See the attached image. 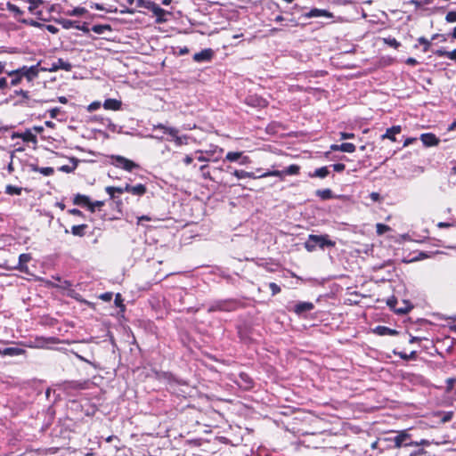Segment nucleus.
<instances>
[{
  "label": "nucleus",
  "mask_w": 456,
  "mask_h": 456,
  "mask_svg": "<svg viewBox=\"0 0 456 456\" xmlns=\"http://www.w3.org/2000/svg\"><path fill=\"white\" fill-rule=\"evenodd\" d=\"M412 428H405L401 430H391L389 433L394 436H386L380 441L387 443V447L389 449H401L407 448L408 446L416 445H431L433 441L421 438L414 439L413 434L411 432Z\"/></svg>",
  "instance_id": "1"
},
{
  "label": "nucleus",
  "mask_w": 456,
  "mask_h": 456,
  "mask_svg": "<svg viewBox=\"0 0 456 456\" xmlns=\"http://www.w3.org/2000/svg\"><path fill=\"white\" fill-rule=\"evenodd\" d=\"M336 242L330 240L328 234L316 235L310 234L308 235L307 240L304 243L305 248L308 252L314 251L317 248L321 249H324L326 248L335 247Z\"/></svg>",
  "instance_id": "2"
},
{
  "label": "nucleus",
  "mask_w": 456,
  "mask_h": 456,
  "mask_svg": "<svg viewBox=\"0 0 456 456\" xmlns=\"http://www.w3.org/2000/svg\"><path fill=\"white\" fill-rule=\"evenodd\" d=\"M242 306V303L237 299H218L209 304L208 307V313L233 312Z\"/></svg>",
  "instance_id": "3"
},
{
  "label": "nucleus",
  "mask_w": 456,
  "mask_h": 456,
  "mask_svg": "<svg viewBox=\"0 0 456 456\" xmlns=\"http://www.w3.org/2000/svg\"><path fill=\"white\" fill-rule=\"evenodd\" d=\"M224 149L217 145L210 144L208 150H197L194 151L195 159L200 162L214 161L221 159Z\"/></svg>",
  "instance_id": "4"
},
{
  "label": "nucleus",
  "mask_w": 456,
  "mask_h": 456,
  "mask_svg": "<svg viewBox=\"0 0 456 456\" xmlns=\"http://www.w3.org/2000/svg\"><path fill=\"white\" fill-rule=\"evenodd\" d=\"M110 164L127 172L139 167L137 163L120 155L110 156Z\"/></svg>",
  "instance_id": "5"
},
{
  "label": "nucleus",
  "mask_w": 456,
  "mask_h": 456,
  "mask_svg": "<svg viewBox=\"0 0 456 456\" xmlns=\"http://www.w3.org/2000/svg\"><path fill=\"white\" fill-rule=\"evenodd\" d=\"M58 391H61L65 393L67 395H71L73 391H77L81 389H85V383L79 381H64L59 384H56Z\"/></svg>",
  "instance_id": "6"
},
{
  "label": "nucleus",
  "mask_w": 456,
  "mask_h": 456,
  "mask_svg": "<svg viewBox=\"0 0 456 456\" xmlns=\"http://www.w3.org/2000/svg\"><path fill=\"white\" fill-rule=\"evenodd\" d=\"M58 24H60L63 28L69 29L71 28H77L78 30L83 31L87 34L90 31L87 23L84 22L80 24L78 21L71 20L68 19H59L56 20Z\"/></svg>",
  "instance_id": "7"
},
{
  "label": "nucleus",
  "mask_w": 456,
  "mask_h": 456,
  "mask_svg": "<svg viewBox=\"0 0 456 456\" xmlns=\"http://www.w3.org/2000/svg\"><path fill=\"white\" fill-rule=\"evenodd\" d=\"M168 135L171 136V141H173L176 146L188 144L189 136L186 134L179 135V131L175 127L168 130Z\"/></svg>",
  "instance_id": "8"
},
{
  "label": "nucleus",
  "mask_w": 456,
  "mask_h": 456,
  "mask_svg": "<svg viewBox=\"0 0 456 456\" xmlns=\"http://www.w3.org/2000/svg\"><path fill=\"white\" fill-rule=\"evenodd\" d=\"M213 51L210 48L204 49L200 51V53H196L192 59L195 62H208L210 61L213 58Z\"/></svg>",
  "instance_id": "9"
},
{
  "label": "nucleus",
  "mask_w": 456,
  "mask_h": 456,
  "mask_svg": "<svg viewBox=\"0 0 456 456\" xmlns=\"http://www.w3.org/2000/svg\"><path fill=\"white\" fill-rule=\"evenodd\" d=\"M151 12H152V13L156 16L155 22L157 24H162V23H165L167 20L166 16L169 12H167L166 10L162 9L156 3L153 5V7L151 9Z\"/></svg>",
  "instance_id": "10"
},
{
  "label": "nucleus",
  "mask_w": 456,
  "mask_h": 456,
  "mask_svg": "<svg viewBox=\"0 0 456 456\" xmlns=\"http://www.w3.org/2000/svg\"><path fill=\"white\" fill-rule=\"evenodd\" d=\"M240 159V164L245 165L249 162V159L247 156L242 157L241 151H229L225 156V160L234 162Z\"/></svg>",
  "instance_id": "11"
},
{
  "label": "nucleus",
  "mask_w": 456,
  "mask_h": 456,
  "mask_svg": "<svg viewBox=\"0 0 456 456\" xmlns=\"http://www.w3.org/2000/svg\"><path fill=\"white\" fill-rule=\"evenodd\" d=\"M314 308V305L313 303L300 301L294 305V313L297 315H302L305 313L312 311Z\"/></svg>",
  "instance_id": "12"
},
{
  "label": "nucleus",
  "mask_w": 456,
  "mask_h": 456,
  "mask_svg": "<svg viewBox=\"0 0 456 456\" xmlns=\"http://www.w3.org/2000/svg\"><path fill=\"white\" fill-rule=\"evenodd\" d=\"M396 304H397V299L395 297H391L387 300V305L396 314H407L411 308L412 306L411 305H409L408 303L405 302L406 304V306L405 307H400V308H397L396 307Z\"/></svg>",
  "instance_id": "13"
},
{
  "label": "nucleus",
  "mask_w": 456,
  "mask_h": 456,
  "mask_svg": "<svg viewBox=\"0 0 456 456\" xmlns=\"http://www.w3.org/2000/svg\"><path fill=\"white\" fill-rule=\"evenodd\" d=\"M236 382H237L238 386L244 390H248L253 387L252 379L248 374H246L244 372H241L239 375V379Z\"/></svg>",
  "instance_id": "14"
},
{
  "label": "nucleus",
  "mask_w": 456,
  "mask_h": 456,
  "mask_svg": "<svg viewBox=\"0 0 456 456\" xmlns=\"http://www.w3.org/2000/svg\"><path fill=\"white\" fill-rule=\"evenodd\" d=\"M26 350L20 347H4L0 348V355L2 356H18L24 354Z\"/></svg>",
  "instance_id": "15"
},
{
  "label": "nucleus",
  "mask_w": 456,
  "mask_h": 456,
  "mask_svg": "<svg viewBox=\"0 0 456 456\" xmlns=\"http://www.w3.org/2000/svg\"><path fill=\"white\" fill-rule=\"evenodd\" d=\"M420 140L427 147L436 146L439 143V139L432 133L422 134Z\"/></svg>",
  "instance_id": "16"
},
{
  "label": "nucleus",
  "mask_w": 456,
  "mask_h": 456,
  "mask_svg": "<svg viewBox=\"0 0 456 456\" xmlns=\"http://www.w3.org/2000/svg\"><path fill=\"white\" fill-rule=\"evenodd\" d=\"M356 147L354 143L351 142H343L341 144H332L330 145V150L333 151H343L352 153L355 151Z\"/></svg>",
  "instance_id": "17"
},
{
  "label": "nucleus",
  "mask_w": 456,
  "mask_h": 456,
  "mask_svg": "<svg viewBox=\"0 0 456 456\" xmlns=\"http://www.w3.org/2000/svg\"><path fill=\"white\" fill-rule=\"evenodd\" d=\"M303 16L311 19L316 17H331V14L327 10L313 8L308 12L304 13Z\"/></svg>",
  "instance_id": "18"
},
{
  "label": "nucleus",
  "mask_w": 456,
  "mask_h": 456,
  "mask_svg": "<svg viewBox=\"0 0 456 456\" xmlns=\"http://www.w3.org/2000/svg\"><path fill=\"white\" fill-rule=\"evenodd\" d=\"M28 167L30 171L38 172V173H40L41 175H43L45 176L53 175V173H54V169L53 167H39L37 164H34V163H29L28 165Z\"/></svg>",
  "instance_id": "19"
},
{
  "label": "nucleus",
  "mask_w": 456,
  "mask_h": 456,
  "mask_svg": "<svg viewBox=\"0 0 456 456\" xmlns=\"http://www.w3.org/2000/svg\"><path fill=\"white\" fill-rule=\"evenodd\" d=\"M373 332L379 336H396L399 333L396 330L381 325L377 326Z\"/></svg>",
  "instance_id": "20"
},
{
  "label": "nucleus",
  "mask_w": 456,
  "mask_h": 456,
  "mask_svg": "<svg viewBox=\"0 0 456 456\" xmlns=\"http://www.w3.org/2000/svg\"><path fill=\"white\" fill-rule=\"evenodd\" d=\"M72 68V65L63 59H58L57 61L53 62L52 65V68L50 69L51 71H56L58 69H62L65 71H69Z\"/></svg>",
  "instance_id": "21"
},
{
  "label": "nucleus",
  "mask_w": 456,
  "mask_h": 456,
  "mask_svg": "<svg viewBox=\"0 0 456 456\" xmlns=\"http://www.w3.org/2000/svg\"><path fill=\"white\" fill-rule=\"evenodd\" d=\"M402 131V127L400 126H393L387 129L386 133L382 135V138H387L392 142H395V134H399Z\"/></svg>",
  "instance_id": "22"
},
{
  "label": "nucleus",
  "mask_w": 456,
  "mask_h": 456,
  "mask_svg": "<svg viewBox=\"0 0 456 456\" xmlns=\"http://www.w3.org/2000/svg\"><path fill=\"white\" fill-rule=\"evenodd\" d=\"M122 102L116 99H106L103 102V108L105 110H118L121 109Z\"/></svg>",
  "instance_id": "23"
},
{
  "label": "nucleus",
  "mask_w": 456,
  "mask_h": 456,
  "mask_svg": "<svg viewBox=\"0 0 456 456\" xmlns=\"http://www.w3.org/2000/svg\"><path fill=\"white\" fill-rule=\"evenodd\" d=\"M73 203L75 205H77V206L87 207L88 208V205L90 204V199L86 195H83V194H79L78 193V194L74 196Z\"/></svg>",
  "instance_id": "24"
},
{
  "label": "nucleus",
  "mask_w": 456,
  "mask_h": 456,
  "mask_svg": "<svg viewBox=\"0 0 456 456\" xmlns=\"http://www.w3.org/2000/svg\"><path fill=\"white\" fill-rule=\"evenodd\" d=\"M88 11L85 7L77 6L71 10H68L64 12V13L68 16H75V17H81L87 13Z\"/></svg>",
  "instance_id": "25"
},
{
  "label": "nucleus",
  "mask_w": 456,
  "mask_h": 456,
  "mask_svg": "<svg viewBox=\"0 0 456 456\" xmlns=\"http://www.w3.org/2000/svg\"><path fill=\"white\" fill-rule=\"evenodd\" d=\"M53 279L56 280L58 281L57 284H52L54 288H59L61 289H68L73 286L72 282L67 280L62 281L59 276L54 277L53 276Z\"/></svg>",
  "instance_id": "26"
},
{
  "label": "nucleus",
  "mask_w": 456,
  "mask_h": 456,
  "mask_svg": "<svg viewBox=\"0 0 456 456\" xmlns=\"http://www.w3.org/2000/svg\"><path fill=\"white\" fill-rule=\"evenodd\" d=\"M147 188L144 184L138 183L136 185H131V194L135 196H142L146 193Z\"/></svg>",
  "instance_id": "27"
},
{
  "label": "nucleus",
  "mask_w": 456,
  "mask_h": 456,
  "mask_svg": "<svg viewBox=\"0 0 456 456\" xmlns=\"http://www.w3.org/2000/svg\"><path fill=\"white\" fill-rule=\"evenodd\" d=\"M87 227H88V225L86 224H78V225H73L71 227L70 232L74 236L83 237L85 235V231H86V229Z\"/></svg>",
  "instance_id": "28"
},
{
  "label": "nucleus",
  "mask_w": 456,
  "mask_h": 456,
  "mask_svg": "<svg viewBox=\"0 0 456 456\" xmlns=\"http://www.w3.org/2000/svg\"><path fill=\"white\" fill-rule=\"evenodd\" d=\"M28 11L36 15H40L41 12L37 11V8L40 4H43V0H28Z\"/></svg>",
  "instance_id": "29"
},
{
  "label": "nucleus",
  "mask_w": 456,
  "mask_h": 456,
  "mask_svg": "<svg viewBox=\"0 0 456 456\" xmlns=\"http://www.w3.org/2000/svg\"><path fill=\"white\" fill-rule=\"evenodd\" d=\"M9 76L12 77L11 79V86H17L20 84L21 77L23 75H21L20 69L13 70L8 73Z\"/></svg>",
  "instance_id": "30"
},
{
  "label": "nucleus",
  "mask_w": 456,
  "mask_h": 456,
  "mask_svg": "<svg viewBox=\"0 0 456 456\" xmlns=\"http://www.w3.org/2000/svg\"><path fill=\"white\" fill-rule=\"evenodd\" d=\"M429 445H416L412 446L414 449L409 453L408 456H425L427 455L426 447Z\"/></svg>",
  "instance_id": "31"
},
{
  "label": "nucleus",
  "mask_w": 456,
  "mask_h": 456,
  "mask_svg": "<svg viewBox=\"0 0 456 456\" xmlns=\"http://www.w3.org/2000/svg\"><path fill=\"white\" fill-rule=\"evenodd\" d=\"M299 171H300V167L296 164H292V165L287 167L286 168H284L282 170V173L284 174V176L285 175H297L299 174Z\"/></svg>",
  "instance_id": "32"
},
{
  "label": "nucleus",
  "mask_w": 456,
  "mask_h": 456,
  "mask_svg": "<svg viewBox=\"0 0 456 456\" xmlns=\"http://www.w3.org/2000/svg\"><path fill=\"white\" fill-rule=\"evenodd\" d=\"M91 30L96 34L101 35L105 33V31H110L111 28L108 24H96L92 27Z\"/></svg>",
  "instance_id": "33"
},
{
  "label": "nucleus",
  "mask_w": 456,
  "mask_h": 456,
  "mask_svg": "<svg viewBox=\"0 0 456 456\" xmlns=\"http://www.w3.org/2000/svg\"><path fill=\"white\" fill-rule=\"evenodd\" d=\"M31 260V256L29 254H20L19 256V269L23 271L27 268L26 265Z\"/></svg>",
  "instance_id": "34"
},
{
  "label": "nucleus",
  "mask_w": 456,
  "mask_h": 456,
  "mask_svg": "<svg viewBox=\"0 0 456 456\" xmlns=\"http://www.w3.org/2000/svg\"><path fill=\"white\" fill-rule=\"evenodd\" d=\"M330 174L329 168L327 167H322L319 168H316L314 172V174L311 175L312 177H319V178H325Z\"/></svg>",
  "instance_id": "35"
},
{
  "label": "nucleus",
  "mask_w": 456,
  "mask_h": 456,
  "mask_svg": "<svg viewBox=\"0 0 456 456\" xmlns=\"http://www.w3.org/2000/svg\"><path fill=\"white\" fill-rule=\"evenodd\" d=\"M259 177H268V176H277L281 179H283L284 174L282 173V170H273V171H267L265 173H260Z\"/></svg>",
  "instance_id": "36"
},
{
  "label": "nucleus",
  "mask_w": 456,
  "mask_h": 456,
  "mask_svg": "<svg viewBox=\"0 0 456 456\" xmlns=\"http://www.w3.org/2000/svg\"><path fill=\"white\" fill-rule=\"evenodd\" d=\"M4 191L8 195H20L22 188L9 184L5 187Z\"/></svg>",
  "instance_id": "37"
},
{
  "label": "nucleus",
  "mask_w": 456,
  "mask_h": 456,
  "mask_svg": "<svg viewBox=\"0 0 456 456\" xmlns=\"http://www.w3.org/2000/svg\"><path fill=\"white\" fill-rule=\"evenodd\" d=\"M316 195L319 196L322 200H330L332 198L333 193L330 189H323V190H318L316 191Z\"/></svg>",
  "instance_id": "38"
},
{
  "label": "nucleus",
  "mask_w": 456,
  "mask_h": 456,
  "mask_svg": "<svg viewBox=\"0 0 456 456\" xmlns=\"http://www.w3.org/2000/svg\"><path fill=\"white\" fill-rule=\"evenodd\" d=\"M6 9L9 12H12L16 18L19 15H22L23 14V11H21L17 5H15L14 4H12L11 2H7Z\"/></svg>",
  "instance_id": "39"
},
{
  "label": "nucleus",
  "mask_w": 456,
  "mask_h": 456,
  "mask_svg": "<svg viewBox=\"0 0 456 456\" xmlns=\"http://www.w3.org/2000/svg\"><path fill=\"white\" fill-rule=\"evenodd\" d=\"M106 192L110 195L111 199H115V193H123V187H115V186H108L105 189Z\"/></svg>",
  "instance_id": "40"
},
{
  "label": "nucleus",
  "mask_w": 456,
  "mask_h": 456,
  "mask_svg": "<svg viewBox=\"0 0 456 456\" xmlns=\"http://www.w3.org/2000/svg\"><path fill=\"white\" fill-rule=\"evenodd\" d=\"M20 69L21 75L26 76L28 77L37 75V69L35 66H32L30 68L24 66Z\"/></svg>",
  "instance_id": "41"
},
{
  "label": "nucleus",
  "mask_w": 456,
  "mask_h": 456,
  "mask_svg": "<svg viewBox=\"0 0 456 456\" xmlns=\"http://www.w3.org/2000/svg\"><path fill=\"white\" fill-rule=\"evenodd\" d=\"M418 43L423 45L422 52L427 53L429 51L431 46V40L427 39L424 37H420L418 38Z\"/></svg>",
  "instance_id": "42"
},
{
  "label": "nucleus",
  "mask_w": 456,
  "mask_h": 456,
  "mask_svg": "<svg viewBox=\"0 0 456 456\" xmlns=\"http://www.w3.org/2000/svg\"><path fill=\"white\" fill-rule=\"evenodd\" d=\"M136 4L138 7H143L149 11L153 7L155 3L150 0H136Z\"/></svg>",
  "instance_id": "43"
},
{
  "label": "nucleus",
  "mask_w": 456,
  "mask_h": 456,
  "mask_svg": "<svg viewBox=\"0 0 456 456\" xmlns=\"http://www.w3.org/2000/svg\"><path fill=\"white\" fill-rule=\"evenodd\" d=\"M19 21H20L21 23H24V24H27V25H29L31 27H35V28H43L45 26V24L43 23H40L35 20H32V19H22V20H19Z\"/></svg>",
  "instance_id": "44"
},
{
  "label": "nucleus",
  "mask_w": 456,
  "mask_h": 456,
  "mask_svg": "<svg viewBox=\"0 0 456 456\" xmlns=\"http://www.w3.org/2000/svg\"><path fill=\"white\" fill-rule=\"evenodd\" d=\"M200 170L201 175L204 179L212 180L210 172L208 171V166L207 164L200 166Z\"/></svg>",
  "instance_id": "45"
},
{
  "label": "nucleus",
  "mask_w": 456,
  "mask_h": 456,
  "mask_svg": "<svg viewBox=\"0 0 456 456\" xmlns=\"http://www.w3.org/2000/svg\"><path fill=\"white\" fill-rule=\"evenodd\" d=\"M390 230V227L384 224H376V232L379 235L384 234L385 232H388Z\"/></svg>",
  "instance_id": "46"
},
{
  "label": "nucleus",
  "mask_w": 456,
  "mask_h": 456,
  "mask_svg": "<svg viewBox=\"0 0 456 456\" xmlns=\"http://www.w3.org/2000/svg\"><path fill=\"white\" fill-rule=\"evenodd\" d=\"M248 104L252 106L264 107L265 105V101L263 99H253L249 98L247 102Z\"/></svg>",
  "instance_id": "47"
},
{
  "label": "nucleus",
  "mask_w": 456,
  "mask_h": 456,
  "mask_svg": "<svg viewBox=\"0 0 456 456\" xmlns=\"http://www.w3.org/2000/svg\"><path fill=\"white\" fill-rule=\"evenodd\" d=\"M173 126H167L164 124L159 123L157 125H153V130H161L164 134H168L169 129H174Z\"/></svg>",
  "instance_id": "48"
},
{
  "label": "nucleus",
  "mask_w": 456,
  "mask_h": 456,
  "mask_svg": "<svg viewBox=\"0 0 456 456\" xmlns=\"http://www.w3.org/2000/svg\"><path fill=\"white\" fill-rule=\"evenodd\" d=\"M394 354H396V355H399V357L401 359L410 360V359H413L415 357L416 352L412 351V352H411L410 354H407L406 353H403V352H398L397 353V352L394 351Z\"/></svg>",
  "instance_id": "49"
},
{
  "label": "nucleus",
  "mask_w": 456,
  "mask_h": 456,
  "mask_svg": "<svg viewBox=\"0 0 456 456\" xmlns=\"http://www.w3.org/2000/svg\"><path fill=\"white\" fill-rule=\"evenodd\" d=\"M104 205V201H102V200H96L94 202H91L90 201V204L88 205V209L94 213L95 211V209L97 208H101Z\"/></svg>",
  "instance_id": "50"
},
{
  "label": "nucleus",
  "mask_w": 456,
  "mask_h": 456,
  "mask_svg": "<svg viewBox=\"0 0 456 456\" xmlns=\"http://www.w3.org/2000/svg\"><path fill=\"white\" fill-rule=\"evenodd\" d=\"M104 125L111 132H118V126L114 124L110 118L105 119Z\"/></svg>",
  "instance_id": "51"
},
{
  "label": "nucleus",
  "mask_w": 456,
  "mask_h": 456,
  "mask_svg": "<svg viewBox=\"0 0 456 456\" xmlns=\"http://www.w3.org/2000/svg\"><path fill=\"white\" fill-rule=\"evenodd\" d=\"M445 20L448 23L456 22V12H454V11L448 12L445 16Z\"/></svg>",
  "instance_id": "52"
},
{
  "label": "nucleus",
  "mask_w": 456,
  "mask_h": 456,
  "mask_svg": "<svg viewBox=\"0 0 456 456\" xmlns=\"http://www.w3.org/2000/svg\"><path fill=\"white\" fill-rule=\"evenodd\" d=\"M269 288L272 290L273 296H275L281 292V287L278 284H276L275 282H270Z\"/></svg>",
  "instance_id": "53"
},
{
  "label": "nucleus",
  "mask_w": 456,
  "mask_h": 456,
  "mask_svg": "<svg viewBox=\"0 0 456 456\" xmlns=\"http://www.w3.org/2000/svg\"><path fill=\"white\" fill-rule=\"evenodd\" d=\"M61 110L59 107L53 108L48 110L49 115L52 118H56L58 115L61 113Z\"/></svg>",
  "instance_id": "54"
},
{
  "label": "nucleus",
  "mask_w": 456,
  "mask_h": 456,
  "mask_svg": "<svg viewBox=\"0 0 456 456\" xmlns=\"http://www.w3.org/2000/svg\"><path fill=\"white\" fill-rule=\"evenodd\" d=\"M434 54L438 57L448 58L449 51H446L444 48H441V49H437V50L434 51Z\"/></svg>",
  "instance_id": "55"
},
{
  "label": "nucleus",
  "mask_w": 456,
  "mask_h": 456,
  "mask_svg": "<svg viewBox=\"0 0 456 456\" xmlns=\"http://www.w3.org/2000/svg\"><path fill=\"white\" fill-rule=\"evenodd\" d=\"M232 175H234L238 179H244L246 178V171L244 170H234L232 173Z\"/></svg>",
  "instance_id": "56"
},
{
  "label": "nucleus",
  "mask_w": 456,
  "mask_h": 456,
  "mask_svg": "<svg viewBox=\"0 0 456 456\" xmlns=\"http://www.w3.org/2000/svg\"><path fill=\"white\" fill-rule=\"evenodd\" d=\"M331 167L335 172H342L346 168V166L343 163H336L333 164Z\"/></svg>",
  "instance_id": "57"
},
{
  "label": "nucleus",
  "mask_w": 456,
  "mask_h": 456,
  "mask_svg": "<svg viewBox=\"0 0 456 456\" xmlns=\"http://www.w3.org/2000/svg\"><path fill=\"white\" fill-rule=\"evenodd\" d=\"M43 28H45L47 31H49L52 34H56L59 31L57 27L51 25V24H47V25L45 24V26Z\"/></svg>",
  "instance_id": "58"
},
{
  "label": "nucleus",
  "mask_w": 456,
  "mask_h": 456,
  "mask_svg": "<svg viewBox=\"0 0 456 456\" xmlns=\"http://www.w3.org/2000/svg\"><path fill=\"white\" fill-rule=\"evenodd\" d=\"M353 138H354V134H353V133H346V132L340 133L341 140H347V139H353Z\"/></svg>",
  "instance_id": "59"
},
{
  "label": "nucleus",
  "mask_w": 456,
  "mask_h": 456,
  "mask_svg": "<svg viewBox=\"0 0 456 456\" xmlns=\"http://www.w3.org/2000/svg\"><path fill=\"white\" fill-rule=\"evenodd\" d=\"M194 159V157L191 154V155H186L183 159V163L185 165V166H189L192 163Z\"/></svg>",
  "instance_id": "60"
},
{
  "label": "nucleus",
  "mask_w": 456,
  "mask_h": 456,
  "mask_svg": "<svg viewBox=\"0 0 456 456\" xmlns=\"http://www.w3.org/2000/svg\"><path fill=\"white\" fill-rule=\"evenodd\" d=\"M101 106V103L99 102H94L92 103L89 104L87 110L89 111H94L96 110H98Z\"/></svg>",
  "instance_id": "61"
},
{
  "label": "nucleus",
  "mask_w": 456,
  "mask_h": 456,
  "mask_svg": "<svg viewBox=\"0 0 456 456\" xmlns=\"http://www.w3.org/2000/svg\"><path fill=\"white\" fill-rule=\"evenodd\" d=\"M387 43L390 45V46H393L394 48H398L401 44L395 39V38H389Z\"/></svg>",
  "instance_id": "62"
},
{
  "label": "nucleus",
  "mask_w": 456,
  "mask_h": 456,
  "mask_svg": "<svg viewBox=\"0 0 456 456\" xmlns=\"http://www.w3.org/2000/svg\"><path fill=\"white\" fill-rule=\"evenodd\" d=\"M69 214L70 215H74V216H80V217H84V214L82 211H80L79 209L77 208H71V209H69Z\"/></svg>",
  "instance_id": "63"
},
{
  "label": "nucleus",
  "mask_w": 456,
  "mask_h": 456,
  "mask_svg": "<svg viewBox=\"0 0 456 456\" xmlns=\"http://www.w3.org/2000/svg\"><path fill=\"white\" fill-rule=\"evenodd\" d=\"M452 411H447L444 413V415L442 418V422L445 423L450 421L452 419Z\"/></svg>",
  "instance_id": "64"
}]
</instances>
